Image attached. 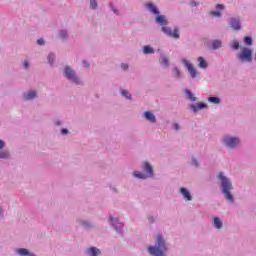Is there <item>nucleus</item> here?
<instances>
[{"label": "nucleus", "instance_id": "obj_41", "mask_svg": "<svg viewBox=\"0 0 256 256\" xmlns=\"http://www.w3.org/2000/svg\"><path fill=\"white\" fill-rule=\"evenodd\" d=\"M192 165H197V160H193Z\"/></svg>", "mask_w": 256, "mask_h": 256}, {"label": "nucleus", "instance_id": "obj_39", "mask_svg": "<svg viewBox=\"0 0 256 256\" xmlns=\"http://www.w3.org/2000/svg\"><path fill=\"white\" fill-rule=\"evenodd\" d=\"M174 129L179 130V124H174Z\"/></svg>", "mask_w": 256, "mask_h": 256}, {"label": "nucleus", "instance_id": "obj_9", "mask_svg": "<svg viewBox=\"0 0 256 256\" xmlns=\"http://www.w3.org/2000/svg\"><path fill=\"white\" fill-rule=\"evenodd\" d=\"M230 25L232 27V29H234V31H239V29H241V24L239 23V20L232 18Z\"/></svg>", "mask_w": 256, "mask_h": 256}, {"label": "nucleus", "instance_id": "obj_20", "mask_svg": "<svg viewBox=\"0 0 256 256\" xmlns=\"http://www.w3.org/2000/svg\"><path fill=\"white\" fill-rule=\"evenodd\" d=\"M18 254L19 255H29V250H27L25 248H20V249H18Z\"/></svg>", "mask_w": 256, "mask_h": 256}, {"label": "nucleus", "instance_id": "obj_19", "mask_svg": "<svg viewBox=\"0 0 256 256\" xmlns=\"http://www.w3.org/2000/svg\"><path fill=\"white\" fill-rule=\"evenodd\" d=\"M208 101H210V103H215L216 105L221 103V100L217 97H210L208 98Z\"/></svg>", "mask_w": 256, "mask_h": 256}, {"label": "nucleus", "instance_id": "obj_43", "mask_svg": "<svg viewBox=\"0 0 256 256\" xmlns=\"http://www.w3.org/2000/svg\"><path fill=\"white\" fill-rule=\"evenodd\" d=\"M121 227H123V224H121V225L119 226V229H121Z\"/></svg>", "mask_w": 256, "mask_h": 256}, {"label": "nucleus", "instance_id": "obj_25", "mask_svg": "<svg viewBox=\"0 0 256 256\" xmlns=\"http://www.w3.org/2000/svg\"><path fill=\"white\" fill-rule=\"evenodd\" d=\"M90 6L92 9H97L98 7L97 0H90Z\"/></svg>", "mask_w": 256, "mask_h": 256}, {"label": "nucleus", "instance_id": "obj_1", "mask_svg": "<svg viewBox=\"0 0 256 256\" xmlns=\"http://www.w3.org/2000/svg\"><path fill=\"white\" fill-rule=\"evenodd\" d=\"M147 7L151 11V13H154V15H158L156 17V23L162 26L163 33L168 35V37H173V39H179V29L175 28L174 30H171V28L164 26L167 25V18L165 17V15H159V10L156 6H154L153 3H149Z\"/></svg>", "mask_w": 256, "mask_h": 256}, {"label": "nucleus", "instance_id": "obj_24", "mask_svg": "<svg viewBox=\"0 0 256 256\" xmlns=\"http://www.w3.org/2000/svg\"><path fill=\"white\" fill-rule=\"evenodd\" d=\"M9 157V153L7 151L0 152V159H7Z\"/></svg>", "mask_w": 256, "mask_h": 256}, {"label": "nucleus", "instance_id": "obj_33", "mask_svg": "<svg viewBox=\"0 0 256 256\" xmlns=\"http://www.w3.org/2000/svg\"><path fill=\"white\" fill-rule=\"evenodd\" d=\"M38 45H45V40L43 38H40L37 40Z\"/></svg>", "mask_w": 256, "mask_h": 256}, {"label": "nucleus", "instance_id": "obj_38", "mask_svg": "<svg viewBox=\"0 0 256 256\" xmlns=\"http://www.w3.org/2000/svg\"><path fill=\"white\" fill-rule=\"evenodd\" d=\"M24 67H25V69H27L29 67V62L25 61L24 62Z\"/></svg>", "mask_w": 256, "mask_h": 256}, {"label": "nucleus", "instance_id": "obj_30", "mask_svg": "<svg viewBox=\"0 0 256 256\" xmlns=\"http://www.w3.org/2000/svg\"><path fill=\"white\" fill-rule=\"evenodd\" d=\"M231 47H232V49H239V42L234 41V42L231 44Z\"/></svg>", "mask_w": 256, "mask_h": 256}, {"label": "nucleus", "instance_id": "obj_2", "mask_svg": "<svg viewBox=\"0 0 256 256\" xmlns=\"http://www.w3.org/2000/svg\"><path fill=\"white\" fill-rule=\"evenodd\" d=\"M165 251H167L165 240H163L161 234H158L156 238V246L148 247V253L153 256H165Z\"/></svg>", "mask_w": 256, "mask_h": 256}, {"label": "nucleus", "instance_id": "obj_14", "mask_svg": "<svg viewBox=\"0 0 256 256\" xmlns=\"http://www.w3.org/2000/svg\"><path fill=\"white\" fill-rule=\"evenodd\" d=\"M214 227H216V229H223V222L219 217H214Z\"/></svg>", "mask_w": 256, "mask_h": 256}, {"label": "nucleus", "instance_id": "obj_4", "mask_svg": "<svg viewBox=\"0 0 256 256\" xmlns=\"http://www.w3.org/2000/svg\"><path fill=\"white\" fill-rule=\"evenodd\" d=\"M143 170L146 174L136 171L134 172V176H136L138 179H147V177H153V166H151L149 162H144Z\"/></svg>", "mask_w": 256, "mask_h": 256}, {"label": "nucleus", "instance_id": "obj_27", "mask_svg": "<svg viewBox=\"0 0 256 256\" xmlns=\"http://www.w3.org/2000/svg\"><path fill=\"white\" fill-rule=\"evenodd\" d=\"M48 61L51 65H53V61H55V55L49 54L48 55Z\"/></svg>", "mask_w": 256, "mask_h": 256}, {"label": "nucleus", "instance_id": "obj_21", "mask_svg": "<svg viewBox=\"0 0 256 256\" xmlns=\"http://www.w3.org/2000/svg\"><path fill=\"white\" fill-rule=\"evenodd\" d=\"M186 95H188V99H190L191 101H197V98L193 96V93H191V91L187 90Z\"/></svg>", "mask_w": 256, "mask_h": 256}, {"label": "nucleus", "instance_id": "obj_31", "mask_svg": "<svg viewBox=\"0 0 256 256\" xmlns=\"http://www.w3.org/2000/svg\"><path fill=\"white\" fill-rule=\"evenodd\" d=\"M216 9L218 11H223L225 9V6H223V4H218V5H216Z\"/></svg>", "mask_w": 256, "mask_h": 256}, {"label": "nucleus", "instance_id": "obj_8", "mask_svg": "<svg viewBox=\"0 0 256 256\" xmlns=\"http://www.w3.org/2000/svg\"><path fill=\"white\" fill-rule=\"evenodd\" d=\"M183 63H184V65L187 67V69H188V71H189L191 77H192L193 79H195V77H197V71H196L195 68L193 67V64L190 63V62L187 61V60H183Z\"/></svg>", "mask_w": 256, "mask_h": 256}, {"label": "nucleus", "instance_id": "obj_34", "mask_svg": "<svg viewBox=\"0 0 256 256\" xmlns=\"http://www.w3.org/2000/svg\"><path fill=\"white\" fill-rule=\"evenodd\" d=\"M191 7H197L198 3L195 0L190 2Z\"/></svg>", "mask_w": 256, "mask_h": 256}, {"label": "nucleus", "instance_id": "obj_10", "mask_svg": "<svg viewBox=\"0 0 256 256\" xmlns=\"http://www.w3.org/2000/svg\"><path fill=\"white\" fill-rule=\"evenodd\" d=\"M180 193H182V195L186 201H191V199H192L191 193L187 189L181 188Z\"/></svg>", "mask_w": 256, "mask_h": 256}, {"label": "nucleus", "instance_id": "obj_6", "mask_svg": "<svg viewBox=\"0 0 256 256\" xmlns=\"http://www.w3.org/2000/svg\"><path fill=\"white\" fill-rule=\"evenodd\" d=\"M64 75L67 77L70 81H73V83H79V78L75 75V71H73L69 67H65L64 69Z\"/></svg>", "mask_w": 256, "mask_h": 256}, {"label": "nucleus", "instance_id": "obj_26", "mask_svg": "<svg viewBox=\"0 0 256 256\" xmlns=\"http://www.w3.org/2000/svg\"><path fill=\"white\" fill-rule=\"evenodd\" d=\"M59 36L61 37V39H66V37H67V31L61 30V31L59 32Z\"/></svg>", "mask_w": 256, "mask_h": 256}, {"label": "nucleus", "instance_id": "obj_40", "mask_svg": "<svg viewBox=\"0 0 256 256\" xmlns=\"http://www.w3.org/2000/svg\"><path fill=\"white\" fill-rule=\"evenodd\" d=\"M113 221H115V218H113V216H110V223H113Z\"/></svg>", "mask_w": 256, "mask_h": 256}, {"label": "nucleus", "instance_id": "obj_32", "mask_svg": "<svg viewBox=\"0 0 256 256\" xmlns=\"http://www.w3.org/2000/svg\"><path fill=\"white\" fill-rule=\"evenodd\" d=\"M162 65H169V59H167L166 57L162 58Z\"/></svg>", "mask_w": 256, "mask_h": 256}, {"label": "nucleus", "instance_id": "obj_23", "mask_svg": "<svg viewBox=\"0 0 256 256\" xmlns=\"http://www.w3.org/2000/svg\"><path fill=\"white\" fill-rule=\"evenodd\" d=\"M173 75L174 77H177V79L181 77V72L178 70V68H174Z\"/></svg>", "mask_w": 256, "mask_h": 256}, {"label": "nucleus", "instance_id": "obj_3", "mask_svg": "<svg viewBox=\"0 0 256 256\" xmlns=\"http://www.w3.org/2000/svg\"><path fill=\"white\" fill-rule=\"evenodd\" d=\"M218 178L221 179L222 181V191L225 195V198L228 201H233V195H231V190L233 189V185L231 184V181H229V179H227V177L223 176V173H220L218 175Z\"/></svg>", "mask_w": 256, "mask_h": 256}, {"label": "nucleus", "instance_id": "obj_35", "mask_svg": "<svg viewBox=\"0 0 256 256\" xmlns=\"http://www.w3.org/2000/svg\"><path fill=\"white\" fill-rule=\"evenodd\" d=\"M121 67L124 71H127V69H129V65L127 64H122Z\"/></svg>", "mask_w": 256, "mask_h": 256}, {"label": "nucleus", "instance_id": "obj_17", "mask_svg": "<svg viewBox=\"0 0 256 256\" xmlns=\"http://www.w3.org/2000/svg\"><path fill=\"white\" fill-rule=\"evenodd\" d=\"M198 62H199V67L201 69L207 68V62L205 61V59L203 57H199Z\"/></svg>", "mask_w": 256, "mask_h": 256}, {"label": "nucleus", "instance_id": "obj_36", "mask_svg": "<svg viewBox=\"0 0 256 256\" xmlns=\"http://www.w3.org/2000/svg\"><path fill=\"white\" fill-rule=\"evenodd\" d=\"M61 133H62V135H67V133H69V131L67 129H62Z\"/></svg>", "mask_w": 256, "mask_h": 256}, {"label": "nucleus", "instance_id": "obj_37", "mask_svg": "<svg viewBox=\"0 0 256 256\" xmlns=\"http://www.w3.org/2000/svg\"><path fill=\"white\" fill-rule=\"evenodd\" d=\"M5 147V142L3 140H0V149H3Z\"/></svg>", "mask_w": 256, "mask_h": 256}, {"label": "nucleus", "instance_id": "obj_28", "mask_svg": "<svg viewBox=\"0 0 256 256\" xmlns=\"http://www.w3.org/2000/svg\"><path fill=\"white\" fill-rule=\"evenodd\" d=\"M122 95H123V97H126V99L131 98V94H129V92L127 90H122Z\"/></svg>", "mask_w": 256, "mask_h": 256}, {"label": "nucleus", "instance_id": "obj_29", "mask_svg": "<svg viewBox=\"0 0 256 256\" xmlns=\"http://www.w3.org/2000/svg\"><path fill=\"white\" fill-rule=\"evenodd\" d=\"M210 14L213 15V17H221V12L219 11H212Z\"/></svg>", "mask_w": 256, "mask_h": 256}, {"label": "nucleus", "instance_id": "obj_15", "mask_svg": "<svg viewBox=\"0 0 256 256\" xmlns=\"http://www.w3.org/2000/svg\"><path fill=\"white\" fill-rule=\"evenodd\" d=\"M143 53L145 55H153V53H155V50H153L151 46H144Z\"/></svg>", "mask_w": 256, "mask_h": 256}, {"label": "nucleus", "instance_id": "obj_22", "mask_svg": "<svg viewBox=\"0 0 256 256\" xmlns=\"http://www.w3.org/2000/svg\"><path fill=\"white\" fill-rule=\"evenodd\" d=\"M244 42L246 43V45H253V39H251V37L246 36L244 38Z\"/></svg>", "mask_w": 256, "mask_h": 256}, {"label": "nucleus", "instance_id": "obj_12", "mask_svg": "<svg viewBox=\"0 0 256 256\" xmlns=\"http://www.w3.org/2000/svg\"><path fill=\"white\" fill-rule=\"evenodd\" d=\"M35 97H37V92H35V91H30V92L24 94V99H26L27 101H29L31 99H35Z\"/></svg>", "mask_w": 256, "mask_h": 256}, {"label": "nucleus", "instance_id": "obj_13", "mask_svg": "<svg viewBox=\"0 0 256 256\" xmlns=\"http://www.w3.org/2000/svg\"><path fill=\"white\" fill-rule=\"evenodd\" d=\"M144 117H146L147 121H150L151 123H155V121H157V119H155V115L151 112H145Z\"/></svg>", "mask_w": 256, "mask_h": 256}, {"label": "nucleus", "instance_id": "obj_16", "mask_svg": "<svg viewBox=\"0 0 256 256\" xmlns=\"http://www.w3.org/2000/svg\"><path fill=\"white\" fill-rule=\"evenodd\" d=\"M89 253H91V256L101 255V251L99 249H97L96 247H91L89 249Z\"/></svg>", "mask_w": 256, "mask_h": 256}, {"label": "nucleus", "instance_id": "obj_42", "mask_svg": "<svg viewBox=\"0 0 256 256\" xmlns=\"http://www.w3.org/2000/svg\"><path fill=\"white\" fill-rule=\"evenodd\" d=\"M84 67H89V64H87V62L84 61Z\"/></svg>", "mask_w": 256, "mask_h": 256}, {"label": "nucleus", "instance_id": "obj_7", "mask_svg": "<svg viewBox=\"0 0 256 256\" xmlns=\"http://www.w3.org/2000/svg\"><path fill=\"white\" fill-rule=\"evenodd\" d=\"M238 143H239V138L230 137V136L224 137V144L227 147H230L231 149H233V147H237Z\"/></svg>", "mask_w": 256, "mask_h": 256}, {"label": "nucleus", "instance_id": "obj_18", "mask_svg": "<svg viewBox=\"0 0 256 256\" xmlns=\"http://www.w3.org/2000/svg\"><path fill=\"white\" fill-rule=\"evenodd\" d=\"M221 47V41L220 40H214L212 42V49H219Z\"/></svg>", "mask_w": 256, "mask_h": 256}, {"label": "nucleus", "instance_id": "obj_11", "mask_svg": "<svg viewBox=\"0 0 256 256\" xmlns=\"http://www.w3.org/2000/svg\"><path fill=\"white\" fill-rule=\"evenodd\" d=\"M207 108V104L205 103H198L196 105H192V109L194 111V113H197V111L201 110V109H205Z\"/></svg>", "mask_w": 256, "mask_h": 256}, {"label": "nucleus", "instance_id": "obj_5", "mask_svg": "<svg viewBox=\"0 0 256 256\" xmlns=\"http://www.w3.org/2000/svg\"><path fill=\"white\" fill-rule=\"evenodd\" d=\"M252 55L253 52L249 50V48H243L238 57L241 59V61H247L248 63H251V61H253Z\"/></svg>", "mask_w": 256, "mask_h": 256}]
</instances>
